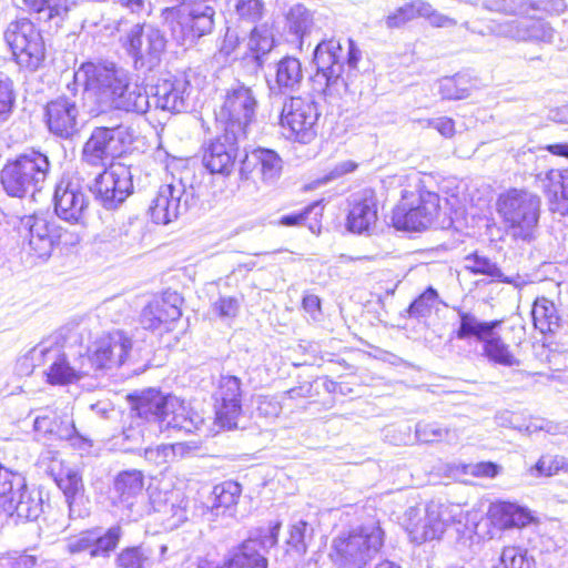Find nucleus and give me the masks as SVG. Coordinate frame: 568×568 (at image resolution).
<instances>
[{
	"label": "nucleus",
	"mask_w": 568,
	"mask_h": 568,
	"mask_svg": "<svg viewBox=\"0 0 568 568\" xmlns=\"http://www.w3.org/2000/svg\"><path fill=\"white\" fill-rule=\"evenodd\" d=\"M122 535L119 525H113L106 530L94 528L69 539L67 548L72 555L87 554L90 558H106L116 548Z\"/></svg>",
	"instance_id": "b1692460"
},
{
	"label": "nucleus",
	"mask_w": 568,
	"mask_h": 568,
	"mask_svg": "<svg viewBox=\"0 0 568 568\" xmlns=\"http://www.w3.org/2000/svg\"><path fill=\"white\" fill-rule=\"evenodd\" d=\"M415 435L417 440L426 444L440 442L453 444L456 443L459 438L456 429L442 427L437 423L426 422H419L416 424Z\"/></svg>",
	"instance_id": "a18cd8bd"
},
{
	"label": "nucleus",
	"mask_w": 568,
	"mask_h": 568,
	"mask_svg": "<svg viewBox=\"0 0 568 568\" xmlns=\"http://www.w3.org/2000/svg\"><path fill=\"white\" fill-rule=\"evenodd\" d=\"M109 125L92 129L81 150V162L93 168H106L133 141L131 126L119 121V113L110 118Z\"/></svg>",
	"instance_id": "1a4fd4ad"
},
{
	"label": "nucleus",
	"mask_w": 568,
	"mask_h": 568,
	"mask_svg": "<svg viewBox=\"0 0 568 568\" xmlns=\"http://www.w3.org/2000/svg\"><path fill=\"white\" fill-rule=\"evenodd\" d=\"M231 2L240 20L255 23L263 17L262 0H231Z\"/></svg>",
	"instance_id": "4d7b16f0"
},
{
	"label": "nucleus",
	"mask_w": 568,
	"mask_h": 568,
	"mask_svg": "<svg viewBox=\"0 0 568 568\" xmlns=\"http://www.w3.org/2000/svg\"><path fill=\"white\" fill-rule=\"evenodd\" d=\"M384 542L385 531L379 520L372 518L339 531L332 540L328 556L336 568H366Z\"/></svg>",
	"instance_id": "7ed1b4c3"
},
{
	"label": "nucleus",
	"mask_w": 568,
	"mask_h": 568,
	"mask_svg": "<svg viewBox=\"0 0 568 568\" xmlns=\"http://www.w3.org/2000/svg\"><path fill=\"white\" fill-rule=\"evenodd\" d=\"M88 189L90 190V185L84 184L77 173H63L57 182L53 193L57 216L70 223H79L89 207Z\"/></svg>",
	"instance_id": "f3484780"
},
{
	"label": "nucleus",
	"mask_w": 568,
	"mask_h": 568,
	"mask_svg": "<svg viewBox=\"0 0 568 568\" xmlns=\"http://www.w3.org/2000/svg\"><path fill=\"white\" fill-rule=\"evenodd\" d=\"M47 343H40L28 351L27 354L19 357L16 364V372L21 376H29L34 367L44 365V352Z\"/></svg>",
	"instance_id": "5fc2aeb1"
},
{
	"label": "nucleus",
	"mask_w": 568,
	"mask_h": 568,
	"mask_svg": "<svg viewBox=\"0 0 568 568\" xmlns=\"http://www.w3.org/2000/svg\"><path fill=\"white\" fill-rule=\"evenodd\" d=\"M414 12L410 2L399 7L395 12L385 18V24L388 29L403 27L405 23L414 20Z\"/></svg>",
	"instance_id": "e2e57ef3"
},
{
	"label": "nucleus",
	"mask_w": 568,
	"mask_h": 568,
	"mask_svg": "<svg viewBox=\"0 0 568 568\" xmlns=\"http://www.w3.org/2000/svg\"><path fill=\"white\" fill-rule=\"evenodd\" d=\"M465 268L474 275H485L491 278V281L513 284L511 277L506 276L501 268L496 262L490 260L488 256L474 252L465 257Z\"/></svg>",
	"instance_id": "79ce46f5"
},
{
	"label": "nucleus",
	"mask_w": 568,
	"mask_h": 568,
	"mask_svg": "<svg viewBox=\"0 0 568 568\" xmlns=\"http://www.w3.org/2000/svg\"><path fill=\"white\" fill-rule=\"evenodd\" d=\"M44 364H50L45 372L49 384L68 385L77 382L74 365L70 364L61 346L47 344Z\"/></svg>",
	"instance_id": "72a5a7b5"
},
{
	"label": "nucleus",
	"mask_w": 568,
	"mask_h": 568,
	"mask_svg": "<svg viewBox=\"0 0 568 568\" xmlns=\"http://www.w3.org/2000/svg\"><path fill=\"white\" fill-rule=\"evenodd\" d=\"M40 562V556L34 549L23 551H10L0 558L2 568H37Z\"/></svg>",
	"instance_id": "864d4df0"
},
{
	"label": "nucleus",
	"mask_w": 568,
	"mask_h": 568,
	"mask_svg": "<svg viewBox=\"0 0 568 568\" xmlns=\"http://www.w3.org/2000/svg\"><path fill=\"white\" fill-rule=\"evenodd\" d=\"M530 0H484L490 11L505 14H520L519 19L508 20L496 26L498 36L521 42L550 43L555 36L554 28L544 19L528 16Z\"/></svg>",
	"instance_id": "423d86ee"
},
{
	"label": "nucleus",
	"mask_w": 568,
	"mask_h": 568,
	"mask_svg": "<svg viewBox=\"0 0 568 568\" xmlns=\"http://www.w3.org/2000/svg\"><path fill=\"white\" fill-rule=\"evenodd\" d=\"M438 297L437 291L433 286H428L407 307L406 313L408 317L416 320L428 317Z\"/></svg>",
	"instance_id": "09e8293b"
},
{
	"label": "nucleus",
	"mask_w": 568,
	"mask_h": 568,
	"mask_svg": "<svg viewBox=\"0 0 568 568\" xmlns=\"http://www.w3.org/2000/svg\"><path fill=\"white\" fill-rule=\"evenodd\" d=\"M314 28V16L304 4L297 3L290 8L285 14L284 31L287 41L297 43L301 48L303 40Z\"/></svg>",
	"instance_id": "c9c22d12"
},
{
	"label": "nucleus",
	"mask_w": 568,
	"mask_h": 568,
	"mask_svg": "<svg viewBox=\"0 0 568 568\" xmlns=\"http://www.w3.org/2000/svg\"><path fill=\"white\" fill-rule=\"evenodd\" d=\"M18 231L24 250L43 261L51 256L62 235V227L52 216L42 212L22 216Z\"/></svg>",
	"instance_id": "2eb2a0df"
},
{
	"label": "nucleus",
	"mask_w": 568,
	"mask_h": 568,
	"mask_svg": "<svg viewBox=\"0 0 568 568\" xmlns=\"http://www.w3.org/2000/svg\"><path fill=\"white\" fill-rule=\"evenodd\" d=\"M313 527L307 521L300 519L291 525L287 544L295 552L304 555L307 551L308 544L313 539Z\"/></svg>",
	"instance_id": "3c124183"
},
{
	"label": "nucleus",
	"mask_w": 568,
	"mask_h": 568,
	"mask_svg": "<svg viewBox=\"0 0 568 568\" xmlns=\"http://www.w3.org/2000/svg\"><path fill=\"white\" fill-rule=\"evenodd\" d=\"M152 556V551L141 545L124 548L116 557L119 568H144Z\"/></svg>",
	"instance_id": "603ef678"
},
{
	"label": "nucleus",
	"mask_w": 568,
	"mask_h": 568,
	"mask_svg": "<svg viewBox=\"0 0 568 568\" xmlns=\"http://www.w3.org/2000/svg\"><path fill=\"white\" fill-rule=\"evenodd\" d=\"M4 41L10 48L14 61L30 71L38 70L45 58V48L40 31L27 18L8 24Z\"/></svg>",
	"instance_id": "4468645a"
},
{
	"label": "nucleus",
	"mask_w": 568,
	"mask_h": 568,
	"mask_svg": "<svg viewBox=\"0 0 568 568\" xmlns=\"http://www.w3.org/2000/svg\"><path fill=\"white\" fill-rule=\"evenodd\" d=\"M567 8L565 0H530L529 11H542L549 14H560Z\"/></svg>",
	"instance_id": "0e129e2a"
},
{
	"label": "nucleus",
	"mask_w": 568,
	"mask_h": 568,
	"mask_svg": "<svg viewBox=\"0 0 568 568\" xmlns=\"http://www.w3.org/2000/svg\"><path fill=\"white\" fill-rule=\"evenodd\" d=\"M459 320V325L454 334L457 339L466 341L475 338L481 343V355L490 363L506 367L518 366L520 361L511 353L508 344L496 332L501 321H480L477 316L462 307H454Z\"/></svg>",
	"instance_id": "0eeeda50"
},
{
	"label": "nucleus",
	"mask_w": 568,
	"mask_h": 568,
	"mask_svg": "<svg viewBox=\"0 0 568 568\" xmlns=\"http://www.w3.org/2000/svg\"><path fill=\"white\" fill-rule=\"evenodd\" d=\"M49 156L36 149H28L6 163L0 182L9 196L22 199L42 190L50 173Z\"/></svg>",
	"instance_id": "20e7f679"
},
{
	"label": "nucleus",
	"mask_w": 568,
	"mask_h": 568,
	"mask_svg": "<svg viewBox=\"0 0 568 568\" xmlns=\"http://www.w3.org/2000/svg\"><path fill=\"white\" fill-rule=\"evenodd\" d=\"M132 341L123 332L114 331L108 336L100 338L88 353L99 372L121 366L130 351Z\"/></svg>",
	"instance_id": "bb28decb"
},
{
	"label": "nucleus",
	"mask_w": 568,
	"mask_h": 568,
	"mask_svg": "<svg viewBox=\"0 0 568 568\" xmlns=\"http://www.w3.org/2000/svg\"><path fill=\"white\" fill-rule=\"evenodd\" d=\"M242 494V486L234 480H225L213 487L209 497L211 513L215 516L233 517L236 511L237 501Z\"/></svg>",
	"instance_id": "f704fd0d"
},
{
	"label": "nucleus",
	"mask_w": 568,
	"mask_h": 568,
	"mask_svg": "<svg viewBox=\"0 0 568 568\" xmlns=\"http://www.w3.org/2000/svg\"><path fill=\"white\" fill-rule=\"evenodd\" d=\"M414 190H404L400 202L392 214V223L397 230L420 232L433 225L439 212V195L426 187L418 173L412 176Z\"/></svg>",
	"instance_id": "39448f33"
},
{
	"label": "nucleus",
	"mask_w": 568,
	"mask_h": 568,
	"mask_svg": "<svg viewBox=\"0 0 568 568\" xmlns=\"http://www.w3.org/2000/svg\"><path fill=\"white\" fill-rule=\"evenodd\" d=\"M500 467L493 462H480L466 466V473L476 477L494 478L498 475Z\"/></svg>",
	"instance_id": "338daca9"
},
{
	"label": "nucleus",
	"mask_w": 568,
	"mask_h": 568,
	"mask_svg": "<svg viewBox=\"0 0 568 568\" xmlns=\"http://www.w3.org/2000/svg\"><path fill=\"white\" fill-rule=\"evenodd\" d=\"M14 104L13 82L3 72H0V123L4 122L12 113Z\"/></svg>",
	"instance_id": "13d9d810"
},
{
	"label": "nucleus",
	"mask_w": 568,
	"mask_h": 568,
	"mask_svg": "<svg viewBox=\"0 0 568 568\" xmlns=\"http://www.w3.org/2000/svg\"><path fill=\"white\" fill-rule=\"evenodd\" d=\"M500 564L499 568H537L535 557L526 548L516 546L504 547Z\"/></svg>",
	"instance_id": "de8ad7c7"
},
{
	"label": "nucleus",
	"mask_w": 568,
	"mask_h": 568,
	"mask_svg": "<svg viewBox=\"0 0 568 568\" xmlns=\"http://www.w3.org/2000/svg\"><path fill=\"white\" fill-rule=\"evenodd\" d=\"M142 226L136 219H130L126 223L119 226L118 235L114 239H119L123 244H132L138 242L141 237Z\"/></svg>",
	"instance_id": "052dcab7"
},
{
	"label": "nucleus",
	"mask_w": 568,
	"mask_h": 568,
	"mask_svg": "<svg viewBox=\"0 0 568 568\" xmlns=\"http://www.w3.org/2000/svg\"><path fill=\"white\" fill-rule=\"evenodd\" d=\"M43 493L37 488L28 487L24 481L22 488H16L12 497L8 500L2 513L18 521H34L43 513Z\"/></svg>",
	"instance_id": "cd10ccee"
},
{
	"label": "nucleus",
	"mask_w": 568,
	"mask_h": 568,
	"mask_svg": "<svg viewBox=\"0 0 568 568\" xmlns=\"http://www.w3.org/2000/svg\"><path fill=\"white\" fill-rule=\"evenodd\" d=\"M497 210L513 239L526 243L535 240L540 215L538 195L526 190L510 189L499 195Z\"/></svg>",
	"instance_id": "6e6552de"
},
{
	"label": "nucleus",
	"mask_w": 568,
	"mask_h": 568,
	"mask_svg": "<svg viewBox=\"0 0 568 568\" xmlns=\"http://www.w3.org/2000/svg\"><path fill=\"white\" fill-rule=\"evenodd\" d=\"M144 457L148 462L156 466H161L174 460L171 450V444H162L155 447L145 448Z\"/></svg>",
	"instance_id": "680f3d73"
},
{
	"label": "nucleus",
	"mask_w": 568,
	"mask_h": 568,
	"mask_svg": "<svg viewBox=\"0 0 568 568\" xmlns=\"http://www.w3.org/2000/svg\"><path fill=\"white\" fill-rule=\"evenodd\" d=\"M171 396L155 388L129 394L126 399L130 404L131 418L136 419L138 426L141 423H154L160 426L163 418H165V409Z\"/></svg>",
	"instance_id": "a878e982"
},
{
	"label": "nucleus",
	"mask_w": 568,
	"mask_h": 568,
	"mask_svg": "<svg viewBox=\"0 0 568 568\" xmlns=\"http://www.w3.org/2000/svg\"><path fill=\"white\" fill-rule=\"evenodd\" d=\"M446 508L435 501L429 503L425 508V517L416 526V530H422V540L439 539L444 534L448 519L445 518Z\"/></svg>",
	"instance_id": "ea45409f"
},
{
	"label": "nucleus",
	"mask_w": 568,
	"mask_h": 568,
	"mask_svg": "<svg viewBox=\"0 0 568 568\" xmlns=\"http://www.w3.org/2000/svg\"><path fill=\"white\" fill-rule=\"evenodd\" d=\"M275 47V38L272 28L267 23L255 26L248 34L246 49L257 65L262 67L265 57Z\"/></svg>",
	"instance_id": "58836bf2"
},
{
	"label": "nucleus",
	"mask_w": 568,
	"mask_h": 568,
	"mask_svg": "<svg viewBox=\"0 0 568 568\" xmlns=\"http://www.w3.org/2000/svg\"><path fill=\"white\" fill-rule=\"evenodd\" d=\"M361 59L362 52L352 39H348L346 58L343 55L339 41L335 39L321 41L313 52V62L316 65L313 77L315 89L324 95L338 92L341 88L347 89L357 77Z\"/></svg>",
	"instance_id": "f03ea898"
},
{
	"label": "nucleus",
	"mask_w": 568,
	"mask_h": 568,
	"mask_svg": "<svg viewBox=\"0 0 568 568\" xmlns=\"http://www.w3.org/2000/svg\"><path fill=\"white\" fill-rule=\"evenodd\" d=\"M377 221V201L373 190L366 189L352 196L347 214L348 231L357 234L368 232Z\"/></svg>",
	"instance_id": "7c9ffc66"
},
{
	"label": "nucleus",
	"mask_w": 568,
	"mask_h": 568,
	"mask_svg": "<svg viewBox=\"0 0 568 568\" xmlns=\"http://www.w3.org/2000/svg\"><path fill=\"white\" fill-rule=\"evenodd\" d=\"M69 94L52 99L44 108V122L51 134L63 140H70L79 132V97L78 84L74 81L67 85Z\"/></svg>",
	"instance_id": "a211bd4d"
},
{
	"label": "nucleus",
	"mask_w": 568,
	"mask_h": 568,
	"mask_svg": "<svg viewBox=\"0 0 568 568\" xmlns=\"http://www.w3.org/2000/svg\"><path fill=\"white\" fill-rule=\"evenodd\" d=\"M213 311L220 317H234L239 311V301L231 296H221L213 304Z\"/></svg>",
	"instance_id": "69168bd1"
},
{
	"label": "nucleus",
	"mask_w": 568,
	"mask_h": 568,
	"mask_svg": "<svg viewBox=\"0 0 568 568\" xmlns=\"http://www.w3.org/2000/svg\"><path fill=\"white\" fill-rule=\"evenodd\" d=\"M193 179L192 172L185 170L179 180H175L173 176L171 183L164 184L159 189L156 196L152 200L149 207L154 223L169 224L196 205L201 184H194Z\"/></svg>",
	"instance_id": "9d476101"
},
{
	"label": "nucleus",
	"mask_w": 568,
	"mask_h": 568,
	"mask_svg": "<svg viewBox=\"0 0 568 568\" xmlns=\"http://www.w3.org/2000/svg\"><path fill=\"white\" fill-rule=\"evenodd\" d=\"M123 47L132 59L134 70L148 74L160 67L166 38L151 24L136 23L126 33Z\"/></svg>",
	"instance_id": "ddd939ff"
},
{
	"label": "nucleus",
	"mask_w": 568,
	"mask_h": 568,
	"mask_svg": "<svg viewBox=\"0 0 568 568\" xmlns=\"http://www.w3.org/2000/svg\"><path fill=\"white\" fill-rule=\"evenodd\" d=\"M281 523H274L265 531L260 530L237 546L220 568H267L262 550L277 544Z\"/></svg>",
	"instance_id": "412c9836"
},
{
	"label": "nucleus",
	"mask_w": 568,
	"mask_h": 568,
	"mask_svg": "<svg viewBox=\"0 0 568 568\" xmlns=\"http://www.w3.org/2000/svg\"><path fill=\"white\" fill-rule=\"evenodd\" d=\"M477 88V80L469 72H458L439 80V94L445 100H462Z\"/></svg>",
	"instance_id": "a19ab883"
},
{
	"label": "nucleus",
	"mask_w": 568,
	"mask_h": 568,
	"mask_svg": "<svg viewBox=\"0 0 568 568\" xmlns=\"http://www.w3.org/2000/svg\"><path fill=\"white\" fill-rule=\"evenodd\" d=\"M536 181L549 200V207L556 204L561 197V189L564 183V170L551 169L545 173H539Z\"/></svg>",
	"instance_id": "49530a36"
},
{
	"label": "nucleus",
	"mask_w": 568,
	"mask_h": 568,
	"mask_svg": "<svg viewBox=\"0 0 568 568\" xmlns=\"http://www.w3.org/2000/svg\"><path fill=\"white\" fill-rule=\"evenodd\" d=\"M191 85L185 78L164 80L153 93L155 106L172 113L185 112L190 106Z\"/></svg>",
	"instance_id": "2f4dec72"
},
{
	"label": "nucleus",
	"mask_w": 568,
	"mask_h": 568,
	"mask_svg": "<svg viewBox=\"0 0 568 568\" xmlns=\"http://www.w3.org/2000/svg\"><path fill=\"white\" fill-rule=\"evenodd\" d=\"M242 382L234 375H221L215 392V414L217 424L227 430L239 427L242 409Z\"/></svg>",
	"instance_id": "4be33fe9"
},
{
	"label": "nucleus",
	"mask_w": 568,
	"mask_h": 568,
	"mask_svg": "<svg viewBox=\"0 0 568 568\" xmlns=\"http://www.w3.org/2000/svg\"><path fill=\"white\" fill-rule=\"evenodd\" d=\"M258 102L253 89L240 81L226 90L224 102L215 111L217 129H227L237 135H247L255 122Z\"/></svg>",
	"instance_id": "9b49d317"
},
{
	"label": "nucleus",
	"mask_w": 568,
	"mask_h": 568,
	"mask_svg": "<svg viewBox=\"0 0 568 568\" xmlns=\"http://www.w3.org/2000/svg\"><path fill=\"white\" fill-rule=\"evenodd\" d=\"M197 413L186 406L185 402L171 396L169 406L165 409V418L161 422L160 429H175L185 433H193L202 424Z\"/></svg>",
	"instance_id": "473e14b6"
},
{
	"label": "nucleus",
	"mask_w": 568,
	"mask_h": 568,
	"mask_svg": "<svg viewBox=\"0 0 568 568\" xmlns=\"http://www.w3.org/2000/svg\"><path fill=\"white\" fill-rule=\"evenodd\" d=\"M34 430L49 435L54 439L67 440L74 448L87 450L92 444L91 440L78 433L73 420L64 415L61 417L37 416L34 419Z\"/></svg>",
	"instance_id": "c756f323"
},
{
	"label": "nucleus",
	"mask_w": 568,
	"mask_h": 568,
	"mask_svg": "<svg viewBox=\"0 0 568 568\" xmlns=\"http://www.w3.org/2000/svg\"><path fill=\"white\" fill-rule=\"evenodd\" d=\"M281 103L280 126L287 140L302 144L311 143L317 135L320 111L317 103L308 97H286Z\"/></svg>",
	"instance_id": "f8f14e48"
},
{
	"label": "nucleus",
	"mask_w": 568,
	"mask_h": 568,
	"mask_svg": "<svg viewBox=\"0 0 568 568\" xmlns=\"http://www.w3.org/2000/svg\"><path fill=\"white\" fill-rule=\"evenodd\" d=\"M103 169L90 185V192L104 209L114 210L133 192L132 168L116 162Z\"/></svg>",
	"instance_id": "dca6fc26"
},
{
	"label": "nucleus",
	"mask_w": 568,
	"mask_h": 568,
	"mask_svg": "<svg viewBox=\"0 0 568 568\" xmlns=\"http://www.w3.org/2000/svg\"><path fill=\"white\" fill-rule=\"evenodd\" d=\"M531 316L535 328L541 334H555L562 326V320L555 304L546 297L535 301Z\"/></svg>",
	"instance_id": "4c0bfd02"
},
{
	"label": "nucleus",
	"mask_w": 568,
	"mask_h": 568,
	"mask_svg": "<svg viewBox=\"0 0 568 568\" xmlns=\"http://www.w3.org/2000/svg\"><path fill=\"white\" fill-rule=\"evenodd\" d=\"M57 484L63 491L67 500L84 495L82 477L77 470L68 469L59 476Z\"/></svg>",
	"instance_id": "6e6d98bb"
},
{
	"label": "nucleus",
	"mask_w": 568,
	"mask_h": 568,
	"mask_svg": "<svg viewBox=\"0 0 568 568\" xmlns=\"http://www.w3.org/2000/svg\"><path fill=\"white\" fill-rule=\"evenodd\" d=\"M282 169L283 161L274 150L257 148L245 152L240 160L239 172L242 180L260 178L266 183H273L280 178Z\"/></svg>",
	"instance_id": "393cba45"
},
{
	"label": "nucleus",
	"mask_w": 568,
	"mask_h": 568,
	"mask_svg": "<svg viewBox=\"0 0 568 568\" xmlns=\"http://www.w3.org/2000/svg\"><path fill=\"white\" fill-rule=\"evenodd\" d=\"M488 514L491 521L503 529L525 527L532 519L527 508L509 501L493 504L489 507Z\"/></svg>",
	"instance_id": "e433bc0d"
},
{
	"label": "nucleus",
	"mask_w": 568,
	"mask_h": 568,
	"mask_svg": "<svg viewBox=\"0 0 568 568\" xmlns=\"http://www.w3.org/2000/svg\"><path fill=\"white\" fill-rule=\"evenodd\" d=\"M273 73L266 78L268 97L274 105L286 97H295L302 88L304 73L302 62L293 55L281 58L273 67Z\"/></svg>",
	"instance_id": "5701e85b"
},
{
	"label": "nucleus",
	"mask_w": 568,
	"mask_h": 568,
	"mask_svg": "<svg viewBox=\"0 0 568 568\" xmlns=\"http://www.w3.org/2000/svg\"><path fill=\"white\" fill-rule=\"evenodd\" d=\"M568 463L564 456H542L536 464L535 469L539 475L552 476L560 470H567Z\"/></svg>",
	"instance_id": "bf43d9fd"
},
{
	"label": "nucleus",
	"mask_w": 568,
	"mask_h": 568,
	"mask_svg": "<svg viewBox=\"0 0 568 568\" xmlns=\"http://www.w3.org/2000/svg\"><path fill=\"white\" fill-rule=\"evenodd\" d=\"M144 476L136 469L122 470L113 478L110 499L130 520L143 516L145 506Z\"/></svg>",
	"instance_id": "aec40b11"
},
{
	"label": "nucleus",
	"mask_w": 568,
	"mask_h": 568,
	"mask_svg": "<svg viewBox=\"0 0 568 568\" xmlns=\"http://www.w3.org/2000/svg\"><path fill=\"white\" fill-rule=\"evenodd\" d=\"M23 486L24 476L21 473L12 471L0 464V511L3 510L10 497L13 496L16 488H22Z\"/></svg>",
	"instance_id": "8fccbe9b"
},
{
	"label": "nucleus",
	"mask_w": 568,
	"mask_h": 568,
	"mask_svg": "<svg viewBox=\"0 0 568 568\" xmlns=\"http://www.w3.org/2000/svg\"><path fill=\"white\" fill-rule=\"evenodd\" d=\"M73 365L77 375V382L84 376H97L100 373L99 369L95 368V364H93V359L91 358L89 353L80 356V358Z\"/></svg>",
	"instance_id": "774afa93"
},
{
	"label": "nucleus",
	"mask_w": 568,
	"mask_h": 568,
	"mask_svg": "<svg viewBox=\"0 0 568 568\" xmlns=\"http://www.w3.org/2000/svg\"><path fill=\"white\" fill-rule=\"evenodd\" d=\"M183 298L176 292H164L162 297L150 302L141 313V324L145 329H156L161 325L178 321Z\"/></svg>",
	"instance_id": "c85d7f7f"
},
{
	"label": "nucleus",
	"mask_w": 568,
	"mask_h": 568,
	"mask_svg": "<svg viewBox=\"0 0 568 568\" xmlns=\"http://www.w3.org/2000/svg\"><path fill=\"white\" fill-rule=\"evenodd\" d=\"M23 8L39 21L63 20L68 12L67 0H22Z\"/></svg>",
	"instance_id": "37998d69"
},
{
	"label": "nucleus",
	"mask_w": 568,
	"mask_h": 568,
	"mask_svg": "<svg viewBox=\"0 0 568 568\" xmlns=\"http://www.w3.org/2000/svg\"><path fill=\"white\" fill-rule=\"evenodd\" d=\"M83 79L84 91L94 105L92 115L108 111L145 114L150 109L149 94L144 88L132 84L131 73L114 62H84L74 72V81Z\"/></svg>",
	"instance_id": "f257e3e1"
},
{
	"label": "nucleus",
	"mask_w": 568,
	"mask_h": 568,
	"mask_svg": "<svg viewBox=\"0 0 568 568\" xmlns=\"http://www.w3.org/2000/svg\"><path fill=\"white\" fill-rule=\"evenodd\" d=\"M210 139L202 148V164L213 175L230 176L240 156V143L246 139L227 129Z\"/></svg>",
	"instance_id": "6ab92c4d"
},
{
	"label": "nucleus",
	"mask_w": 568,
	"mask_h": 568,
	"mask_svg": "<svg viewBox=\"0 0 568 568\" xmlns=\"http://www.w3.org/2000/svg\"><path fill=\"white\" fill-rule=\"evenodd\" d=\"M323 214L321 202H313L298 212L285 214L281 217L280 224L284 226H297L308 222V229L316 233L320 231V217Z\"/></svg>",
	"instance_id": "c03bdc74"
}]
</instances>
